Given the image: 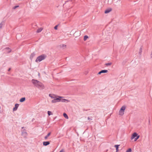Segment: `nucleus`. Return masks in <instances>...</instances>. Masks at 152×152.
I'll return each instance as SVG.
<instances>
[{
    "instance_id": "f257e3e1",
    "label": "nucleus",
    "mask_w": 152,
    "mask_h": 152,
    "mask_svg": "<svg viewBox=\"0 0 152 152\" xmlns=\"http://www.w3.org/2000/svg\"><path fill=\"white\" fill-rule=\"evenodd\" d=\"M31 82L35 86L38 88L42 89L44 88L43 85L39 81L34 79H32L31 80Z\"/></svg>"
},
{
    "instance_id": "f03ea898",
    "label": "nucleus",
    "mask_w": 152,
    "mask_h": 152,
    "mask_svg": "<svg viewBox=\"0 0 152 152\" xmlns=\"http://www.w3.org/2000/svg\"><path fill=\"white\" fill-rule=\"evenodd\" d=\"M46 57V56L45 55H41L38 57L35 60V61L37 62H40L42 61L45 59Z\"/></svg>"
},
{
    "instance_id": "7ed1b4c3",
    "label": "nucleus",
    "mask_w": 152,
    "mask_h": 152,
    "mask_svg": "<svg viewBox=\"0 0 152 152\" xmlns=\"http://www.w3.org/2000/svg\"><path fill=\"white\" fill-rule=\"evenodd\" d=\"M126 109L125 106H123L119 111V114L121 115H123L124 114V110Z\"/></svg>"
},
{
    "instance_id": "20e7f679",
    "label": "nucleus",
    "mask_w": 152,
    "mask_h": 152,
    "mask_svg": "<svg viewBox=\"0 0 152 152\" xmlns=\"http://www.w3.org/2000/svg\"><path fill=\"white\" fill-rule=\"evenodd\" d=\"M49 96L52 99H55L58 96L53 94H49Z\"/></svg>"
},
{
    "instance_id": "39448f33",
    "label": "nucleus",
    "mask_w": 152,
    "mask_h": 152,
    "mask_svg": "<svg viewBox=\"0 0 152 152\" xmlns=\"http://www.w3.org/2000/svg\"><path fill=\"white\" fill-rule=\"evenodd\" d=\"M63 98V97L62 96H58L57 97L55 98V99L56 100L57 102H61V99Z\"/></svg>"
},
{
    "instance_id": "423d86ee",
    "label": "nucleus",
    "mask_w": 152,
    "mask_h": 152,
    "mask_svg": "<svg viewBox=\"0 0 152 152\" xmlns=\"http://www.w3.org/2000/svg\"><path fill=\"white\" fill-rule=\"evenodd\" d=\"M138 135L137 133L136 132H134L132 134L131 137V139L132 140H133V139L135 138Z\"/></svg>"
},
{
    "instance_id": "0eeeda50",
    "label": "nucleus",
    "mask_w": 152,
    "mask_h": 152,
    "mask_svg": "<svg viewBox=\"0 0 152 152\" xmlns=\"http://www.w3.org/2000/svg\"><path fill=\"white\" fill-rule=\"evenodd\" d=\"M61 102H62L67 103L69 102V101L65 99H63V98L61 99Z\"/></svg>"
},
{
    "instance_id": "6e6552de",
    "label": "nucleus",
    "mask_w": 152,
    "mask_h": 152,
    "mask_svg": "<svg viewBox=\"0 0 152 152\" xmlns=\"http://www.w3.org/2000/svg\"><path fill=\"white\" fill-rule=\"evenodd\" d=\"M19 104H15V107H14L13 108V111H16L17 110V109H18V107L19 106Z\"/></svg>"
},
{
    "instance_id": "1a4fd4ad",
    "label": "nucleus",
    "mask_w": 152,
    "mask_h": 152,
    "mask_svg": "<svg viewBox=\"0 0 152 152\" xmlns=\"http://www.w3.org/2000/svg\"><path fill=\"white\" fill-rule=\"evenodd\" d=\"M108 72V71L107 70H101V71H100V72H99L98 73V74H99V75H100L101 74V73H107V72Z\"/></svg>"
},
{
    "instance_id": "9d476101",
    "label": "nucleus",
    "mask_w": 152,
    "mask_h": 152,
    "mask_svg": "<svg viewBox=\"0 0 152 152\" xmlns=\"http://www.w3.org/2000/svg\"><path fill=\"white\" fill-rule=\"evenodd\" d=\"M50 144V142L49 141L44 142H43V145L45 146H47Z\"/></svg>"
},
{
    "instance_id": "9b49d317",
    "label": "nucleus",
    "mask_w": 152,
    "mask_h": 152,
    "mask_svg": "<svg viewBox=\"0 0 152 152\" xmlns=\"http://www.w3.org/2000/svg\"><path fill=\"white\" fill-rule=\"evenodd\" d=\"M22 135L25 137L27 136V133L26 132L23 131L22 132Z\"/></svg>"
},
{
    "instance_id": "f8f14e48",
    "label": "nucleus",
    "mask_w": 152,
    "mask_h": 152,
    "mask_svg": "<svg viewBox=\"0 0 152 152\" xmlns=\"http://www.w3.org/2000/svg\"><path fill=\"white\" fill-rule=\"evenodd\" d=\"M5 49L6 50V51L8 53L10 52L11 51V49L9 48H6Z\"/></svg>"
},
{
    "instance_id": "ddd939ff",
    "label": "nucleus",
    "mask_w": 152,
    "mask_h": 152,
    "mask_svg": "<svg viewBox=\"0 0 152 152\" xmlns=\"http://www.w3.org/2000/svg\"><path fill=\"white\" fill-rule=\"evenodd\" d=\"M142 47H141L140 48L139 52V54L140 55H141L142 54Z\"/></svg>"
},
{
    "instance_id": "4468645a",
    "label": "nucleus",
    "mask_w": 152,
    "mask_h": 152,
    "mask_svg": "<svg viewBox=\"0 0 152 152\" xmlns=\"http://www.w3.org/2000/svg\"><path fill=\"white\" fill-rule=\"evenodd\" d=\"M25 99L26 98L25 97H23L20 99V102H23L25 100Z\"/></svg>"
},
{
    "instance_id": "2eb2a0df",
    "label": "nucleus",
    "mask_w": 152,
    "mask_h": 152,
    "mask_svg": "<svg viewBox=\"0 0 152 152\" xmlns=\"http://www.w3.org/2000/svg\"><path fill=\"white\" fill-rule=\"evenodd\" d=\"M111 11V9H107L105 10V11L104 13L106 14L107 13L109 12H110Z\"/></svg>"
},
{
    "instance_id": "dca6fc26",
    "label": "nucleus",
    "mask_w": 152,
    "mask_h": 152,
    "mask_svg": "<svg viewBox=\"0 0 152 152\" xmlns=\"http://www.w3.org/2000/svg\"><path fill=\"white\" fill-rule=\"evenodd\" d=\"M50 134H51V133H50V132L49 133L47 134V135L46 136H45V140H47V138H48V137H49V136H50Z\"/></svg>"
},
{
    "instance_id": "f3484780",
    "label": "nucleus",
    "mask_w": 152,
    "mask_h": 152,
    "mask_svg": "<svg viewBox=\"0 0 152 152\" xmlns=\"http://www.w3.org/2000/svg\"><path fill=\"white\" fill-rule=\"evenodd\" d=\"M35 54L34 53H32L30 56V59L31 60L33 57L35 56Z\"/></svg>"
},
{
    "instance_id": "a211bd4d",
    "label": "nucleus",
    "mask_w": 152,
    "mask_h": 152,
    "mask_svg": "<svg viewBox=\"0 0 152 152\" xmlns=\"http://www.w3.org/2000/svg\"><path fill=\"white\" fill-rule=\"evenodd\" d=\"M63 115L64 117L66 119H68V117L66 113H64L63 114Z\"/></svg>"
},
{
    "instance_id": "6ab92c4d",
    "label": "nucleus",
    "mask_w": 152,
    "mask_h": 152,
    "mask_svg": "<svg viewBox=\"0 0 152 152\" xmlns=\"http://www.w3.org/2000/svg\"><path fill=\"white\" fill-rule=\"evenodd\" d=\"M42 30V28H40L37 30V33H39V32H40Z\"/></svg>"
},
{
    "instance_id": "aec40b11",
    "label": "nucleus",
    "mask_w": 152,
    "mask_h": 152,
    "mask_svg": "<svg viewBox=\"0 0 152 152\" xmlns=\"http://www.w3.org/2000/svg\"><path fill=\"white\" fill-rule=\"evenodd\" d=\"M51 102L52 103H56L57 102V101H56V100L55 99H54L52 100Z\"/></svg>"
},
{
    "instance_id": "412c9836",
    "label": "nucleus",
    "mask_w": 152,
    "mask_h": 152,
    "mask_svg": "<svg viewBox=\"0 0 152 152\" xmlns=\"http://www.w3.org/2000/svg\"><path fill=\"white\" fill-rule=\"evenodd\" d=\"M140 137L139 135H137L136 138H134V141H136Z\"/></svg>"
},
{
    "instance_id": "4be33fe9",
    "label": "nucleus",
    "mask_w": 152,
    "mask_h": 152,
    "mask_svg": "<svg viewBox=\"0 0 152 152\" xmlns=\"http://www.w3.org/2000/svg\"><path fill=\"white\" fill-rule=\"evenodd\" d=\"M88 38V37L87 36H86V35L84 37V41L86 40Z\"/></svg>"
},
{
    "instance_id": "5701e85b",
    "label": "nucleus",
    "mask_w": 152,
    "mask_h": 152,
    "mask_svg": "<svg viewBox=\"0 0 152 152\" xmlns=\"http://www.w3.org/2000/svg\"><path fill=\"white\" fill-rule=\"evenodd\" d=\"M48 114L49 115H51L52 114L51 113V111H48Z\"/></svg>"
},
{
    "instance_id": "b1692460",
    "label": "nucleus",
    "mask_w": 152,
    "mask_h": 152,
    "mask_svg": "<svg viewBox=\"0 0 152 152\" xmlns=\"http://www.w3.org/2000/svg\"><path fill=\"white\" fill-rule=\"evenodd\" d=\"M131 151H132V150H131V149L130 148H129L128 150H127L126 152H131Z\"/></svg>"
},
{
    "instance_id": "393cba45",
    "label": "nucleus",
    "mask_w": 152,
    "mask_h": 152,
    "mask_svg": "<svg viewBox=\"0 0 152 152\" xmlns=\"http://www.w3.org/2000/svg\"><path fill=\"white\" fill-rule=\"evenodd\" d=\"M112 64V63H109L107 64H105L107 66H110Z\"/></svg>"
},
{
    "instance_id": "a878e982",
    "label": "nucleus",
    "mask_w": 152,
    "mask_h": 152,
    "mask_svg": "<svg viewBox=\"0 0 152 152\" xmlns=\"http://www.w3.org/2000/svg\"><path fill=\"white\" fill-rule=\"evenodd\" d=\"M119 145H115V147L116 148H118V147Z\"/></svg>"
},
{
    "instance_id": "bb28decb",
    "label": "nucleus",
    "mask_w": 152,
    "mask_h": 152,
    "mask_svg": "<svg viewBox=\"0 0 152 152\" xmlns=\"http://www.w3.org/2000/svg\"><path fill=\"white\" fill-rule=\"evenodd\" d=\"M3 25V24L2 23H1L0 24V28H1L2 27V26Z\"/></svg>"
},
{
    "instance_id": "cd10ccee",
    "label": "nucleus",
    "mask_w": 152,
    "mask_h": 152,
    "mask_svg": "<svg viewBox=\"0 0 152 152\" xmlns=\"http://www.w3.org/2000/svg\"><path fill=\"white\" fill-rule=\"evenodd\" d=\"M19 7V6L18 5L16 6H14L13 7V8L14 9H15L16 8H17V7Z\"/></svg>"
},
{
    "instance_id": "c85d7f7f",
    "label": "nucleus",
    "mask_w": 152,
    "mask_h": 152,
    "mask_svg": "<svg viewBox=\"0 0 152 152\" xmlns=\"http://www.w3.org/2000/svg\"><path fill=\"white\" fill-rule=\"evenodd\" d=\"M57 28H58V25H56V26L54 27V28L56 29V30H57Z\"/></svg>"
},
{
    "instance_id": "c756f323",
    "label": "nucleus",
    "mask_w": 152,
    "mask_h": 152,
    "mask_svg": "<svg viewBox=\"0 0 152 152\" xmlns=\"http://www.w3.org/2000/svg\"><path fill=\"white\" fill-rule=\"evenodd\" d=\"M66 45H61V47H65Z\"/></svg>"
},
{
    "instance_id": "7c9ffc66",
    "label": "nucleus",
    "mask_w": 152,
    "mask_h": 152,
    "mask_svg": "<svg viewBox=\"0 0 152 152\" xmlns=\"http://www.w3.org/2000/svg\"><path fill=\"white\" fill-rule=\"evenodd\" d=\"M59 152H65L64 151V149H62Z\"/></svg>"
},
{
    "instance_id": "2f4dec72",
    "label": "nucleus",
    "mask_w": 152,
    "mask_h": 152,
    "mask_svg": "<svg viewBox=\"0 0 152 152\" xmlns=\"http://www.w3.org/2000/svg\"><path fill=\"white\" fill-rule=\"evenodd\" d=\"M11 70V68H9L8 69V71H10V70Z\"/></svg>"
},
{
    "instance_id": "473e14b6",
    "label": "nucleus",
    "mask_w": 152,
    "mask_h": 152,
    "mask_svg": "<svg viewBox=\"0 0 152 152\" xmlns=\"http://www.w3.org/2000/svg\"><path fill=\"white\" fill-rule=\"evenodd\" d=\"M116 151H118V148H116Z\"/></svg>"
},
{
    "instance_id": "72a5a7b5",
    "label": "nucleus",
    "mask_w": 152,
    "mask_h": 152,
    "mask_svg": "<svg viewBox=\"0 0 152 152\" xmlns=\"http://www.w3.org/2000/svg\"><path fill=\"white\" fill-rule=\"evenodd\" d=\"M88 120H89L90 119V118L89 117H88Z\"/></svg>"
},
{
    "instance_id": "f704fd0d",
    "label": "nucleus",
    "mask_w": 152,
    "mask_h": 152,
    "mask_svg": "<svg viewBox=\"0 0 152 152\" xmlns=\"http://www.w3.org/2000/svg\"><path fill=\"white\" fill-rule=\"evenodd\" d=\"M150 120H149V123H150Z\"/></svg>"
}]
</instances>
